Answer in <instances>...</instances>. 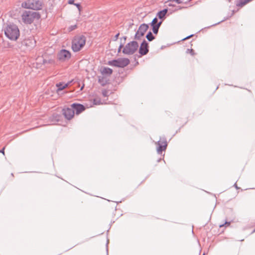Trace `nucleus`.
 Masks as SVG:
<instances>
[{
    "label": "nucleus",
    "mask_w": 255,
    "mask_h": 255,
    "mask_svg": "<svg viewBox=\"0 0 255 255\" xmlns=\"http://www.w3.org/2000/svg\"><path fill=\"white\" fill-rule=\"evenodd\" d=\"M102 95L104 97H106L108 96V92L106 90H103Z\"/></svg>",
    "instance_id": "bb28decb"
},
{
    "label": "nucleus",
    "mask_w": 255,
    "mask_h": 255,
    "mask_svg": "<svg viewBox=\"0 0 255 255\" xmlns=\"http://www.w3.org/2000/svg\"><path fill=\"white\" fill-rule=\"evenodd\" d=\"M231 222H232V221H227L226 220H225V222L224 224L220 225L219 226V227L221 228V227H224V226L225 227H228V226L230 225V224H231Z\"/></svg>",
    "instance_id": "4be33fe9"
},
{
    "label": "nucleus",
    "mask_w": 255,
    "mask_h": 255,
    "mask_svg": "<svg viewBox=\"0 0 255 255\" xmlns=\"http://www.w3.org/2000/svg\"><path fill=\"white\" fill-rule=\"evenodd\" d=\"M158 23V19H157V18L156 17H154L151 22L150 23V25H156V23Z\"/></svg>",
    "instance_id": "5701e85b"
},
{
    "label": "nucleus",
    "mask_w": 255,
    "mask_h": 255,
    "mask_svg": "<svg viewBox=\"0 0 255 255\" xmlns=\"http://www.w3.org/2000/svg\"><path fill=\"white\" fill-rule=\"evenodd\" d=\"M129 60L127 58H120L108 62V64L117 67L124 68L129 63Z\"/></svg>",
    "instance_id": "423d86ee"
},
{
    "label": "nucleus",
    "mask_w": 255,
    "mask_h": 255,
    "mask_svg": "<svg viewBox=\"0 0 255 255\" xmlns=\"http://www.w3.org/2000/svg\"><path fill=\"white\" fill-rule=\"evenodd\" d=\"M156 144L157 145V152L158 154H161L162 151L165 150L167 146V142L165 137L160 138Z\"/></svg>",
    "instance_id": "9d476101"
},
{
    "label": "nucleus",
    "mask_w": 255,
    "mask_h": 255,
    "mask_svg": "<svg viewBox=\"0 0 255 255\" xmlns=\"http://www.w3.org/2000/svg\"><path fill=\"white\" fill-rule=\"evenodd\" d=\"M115 223V221H113L111 223Z\"/></svg>",
    "instance_id": "c03bdc74"
},
{
    "label": "nucleus",
    "mask_w": 255,
    "mask_h": 255,
    "mask_svg": "<svg viewBox=\"0 0 255 255\" xmlns=\"http://www.w3.org/2000/svg\"><path fill=\"white\" fill-rule=\"evenodd\" d=\"M146 38L149 41H151L155 39V36H153L151 31H149L146 35Z\"/></svg>",
    "instance_id": "412c9836"
},
{
    "label": "nucleus",
    "mask_w": 255,
    "mask_h": 255,
    "mask_svg": "<svg viewBox=\"0 0 255 255\" xmlns=\"http://www.w3.org/2000/svg\"><path fill=\"white\" fill-rule=\"evenodd\" d=\"M206 225H207V223H206L204 225H203V227L206 226Z\"/></svg>",
    "instance_id": "79ce46f5"
},
{
    "label": "nucleus",
    "mask_w": 255,
    "mask_h": 255,
    "mask_svg": "<svg viewBox=\"0 0 255 255\" xmlns=\"http://www.w3.org/2000/svg\"><path fill=\"white\" fill-rule=\"evenodd\" d=\"M211 215L210 216V218H209V219L208 220V222L211 220Z\"/></svg>",
    "instance_id": "a19ab883"
},
{
    "label": "nucleus",
    "mask_w": 255,
    "mask_h": 255,
    "mask_svg": "<svg viewBox=\"0 0 255 255\" xmlns=\"http://www.w3.org/2000/svg\"><path fill=\"white\" fill-rule=\"evenodd\" d=\"M229 1H231V0H228Z\"/></svg>",
    "instance_id": "de8ad7c7"
},
{
    "label": "nucleus",
    "mask_w": 255,
    "mask_h": 255,
    "mask_svg": "<svg viewBox=\"0 0 255 255\" xmlns=\"http://www.w3.org/2000/svg\"><path fill=\"white\" fill-rule=\"evenodd\" d=\"M244 240V239L241 240L240 241L242 242Z\"/></svg>",
    "instance_id": "37998d69"
},
{
    "label": "nucleus",
    "mask_w": 255,
    "mask_h": 255,
    "mask_svg": "<svg viewBox=\"0 0 255 255\" xmlns=\"http://www.w3.org/2000/svg\"><path fill=\"white\" fill-rule=\"evenodd\" d=\"M205 255V253H203V255Z\"/></svg>",
    "instance_id": "49530a36"
},
{
    "label": "nucleus",
    "mask_w": 255,
    "mask_h": 255,
    "mask_svg": "<svg viewBox=\"0 0 255 255\" xmlns=\"http://www.w3.org/2000/svg\"><path fill=\"white\" fill-rule=\"evenodd\" d=\"M22 7L33 10L42 9V2L39 0H27L21 4Z\"/></svg>",
    "instance_id": "20e7f679"
},
{
    "label": "nucleus",
    "mask_w": 255,
    "mask_h": 255,
    "mask_svg": "<svg viewBox=\"0 0 255 255\" xmlns=\"http://www.w3.org/2000/svg\"><path fill=\"white\" fill-rule=\"evenodd\" d=\"M74 111H76V114H79L85 110V107L82 104L73 103L71 105Z\"/></svg>",
    "instance_id": "ddd939ff"
},
{
    "label": "nucleus",
    "mask_w": 255,
    "mask_h": 255,
    "mask_svg": "<svg viewBox=\"0 0 255 255\" xmlns=\"http://www.w3.org/2000/svg\"><path fill=\"white\" fill-rule=\"evenodd\" d=\"M122 212L121 208H115V211L113 212V217L116 218V220H117L123 215Z\"/></svg>",
    "instance_id": "2eb2a0df"
},
{
    "label": "nucleus",
    "mask_w": 255,
    "mask_h": 255,
    "mask_svg": "<svg viewBox=\"0 0 255 255\" xmlns=\"http://www.w3.org/2000/svg\"><path fill=\"white\" fill-rule=\"evenodd\" d=\"M86 38L84 35L77 36L72 40V49L75 52H78L85 45Z\"/></svg>",
    "instance_id": "7ed1b4c3"
},
{
    "label": "nucleus",
    "mask_w": 255,
    "mask_h": 255,
    "mask_svg": "<svg viewBox=\"0 0 255 255\" xmlns=\"http://www.w3.org/2000/svg\"><path fill=\"white\" fill-rule=\"evenodd\" d=\"M119 35H120V33H118L117 34H116L114 36V37L113 38V40L114 41H117L118 39V37L119 36Z\"/></svg>",
    "instance_id": "2f4dec72"
},
{
    "label": "nucleus",
    "mask_w": 255,
    "mask_h": 255,
    "mask_svg": "<svg viewBox=\"0 0 255 255\" xmlns=\"http://www.w3.org/2000/svg\"><path fill=\"white\" fill-rule=\"evenodd\" d=\"M234 186L236 188H237V189H238V188H238V187L237 186V184H236V183H235V184H234Z\"/></svg>",
    "instance_id": "4c0bfd02"
},
{
    "label": "nucleus",
    "mask_w": 255,
    "mask_h": 255,
    "mask_svg": "<svg viewBox=\"0 0 255 255\" xmlns=\"http://www.w3.org/2000/svg\"><path fill=\"white\" fill-rule=\"evenodd\" d=\"M71 56V53L66 49L61 50L57 55L58 59L62 62H65L68 60Z\"/></svg>",
    "instance_id": "1a4fd4ad"
},
{
    "label": "nucleus",
    "mask_w": 255,
    "mask_h": 255,
    "mask_svg": "<svg viewBox=\"0 0 255 255\" xmlns=\"http://www.w3.org/2000/svg\"><path fill=\"white\" fill-rule=\"evenodd\" d=\"M76 27V25L71 26V30L74 29Z\"/></svg>",
    "instance_id": "e433bc0d"
},
{
    "label": "nucleus",
    "mask_w": 255,
    "mask_h": 255,
    "mask_svg": "<svg viewBox=\"0 0 255 255\" xmlns=\"http://www.w3.org/2000/svg\"><path fill=\"white\" fill-rule=\"evenodd\" d=\"M162 23V21H159L158 23H156V25H151L152 26V31L154 34H156L158 32L159 28Z\"/></svg>",
    "instance_id": "a211bd4d"
},
{
    "label": "nucleus",
    "mask_w": 255,
    "mask_h": 255,
    "mask_svg": "<svg viewBox=\"0 0 255 255\" xmlns=\"http://www.w3.org/2000/svg\"><path fill=\"white\" fill-rule=\"evenodd\" d=\"M138 44L136 41H132L127 43L122 50V52L126 55H132L137 50Z\"/></svg>",
    "instance_id": "39448f33"
},
{
    "label": "nucleus",
    "mask_w": 255,
    "mask_h": 255,
    "mask_svg": "<svg viewBox=\"0 0 255 255\" xmlns=\"http://www.w3.org/2000/svg\"><path fill=\"white\" fill-rule=\"evenodd\" d=\"M127 38V37L126 36L121 37V38H120L121 42H125V43Z\"/></svg>",
    "instance_id": "cd10ccee"
},
{
    "label": "nucleus",
    "mask_w": 255,
    "mask_h": 255,
    "mask_svg": "<svg viewBox=\"0 0 255 255\" xmlns=\"http://www.w3.org/2000/svg\"><path fill=\"white\" fill-rule=\"evenodd\" d=\"M149 51L148 43L145 39L140 44L139 48V53L141 55L143 56L148 53Z\"/></svg>",
    "instance_id": "9b49d317"
},
{
    "label": "nucleus",
    "mask_w": 255,
    "mask_h": 255,
    "mask_svg": "<svg viewBox=\"0 0 255 255\" xmlns=\"http://www.w3.org/2000/svg\"><path fill=\"white\" fill-rule=\"evenodd\" d=\"M125 45V42H120V44L118 49V53H119L121 52L122 48L124 47Z\"/></svg>",
    "instance_id": "b1692460"
},
{
    "label": "nucleus",
    "mask_w": 255,
    "mask_h": 255,
    "mask_svg": "<svg viewBox=\"0 0 255 255\" xmlns=\"http://www.w3.org/2000/svg\"><path fill=\"white\" fill-rule=\"evenodd\" d=\"M69 85V83H59L56 84V86L57 87V91H61L63 90L64 89L66 88L67 87H68Z\"/></svg>",
    "instance_id": "6ab92c4d"
},
{
    "label": "nucleus",
    "mask_w": 255,
    "mask_h": 255,
    "mask_svg": "<svg viewBox=\"0 0 255 255\" xmlns=\"http://www.w3.org/2000/svg\"><path fill=\"white\" fill-rule=\"evenodd\" d=\"M148 28L149 26L147 24H141L135 34L134 38L136 40H139L140 37L144 35Z\"/></svg>",
    "instance_id": "6e6552de"
},
{
    "label": "nucleus",
    "mask_w": 255,
    "mask_h": 255,
    "mask_svg": "<svg viewBox=\"0 0 255 255\" xmlns=\"http://www.w3.org/2000/svg\"><path fill=\"white\" fill-rule=\"evenodd\" d=\"M4 148L5 147H3L2 149H1L0 150V153H2L3 154H4Z\"/></svg>",
    "instance_id": "c9c22d12"
},
{
    "label": "nucleus",
    "mask_w": 255,
    "mask_h": 255,
    "mask_svg": "<svg viewBox=\"0 0 255 255\" xmlns=\"http://www.w3.org/2000/svg\"><path fill=\"white\" fill-rule=\"evenodd\" d=\"M173 1H176V2L178 4H180V3H183L182 1H181L180 0H168V2Z\"/></svg>",
    "instance_id": "7c9ffc66"
},
{
    "label": "nucleus",
    "mask_w": 255,
    "mask_h": 255,
    "mask_svg": "<svg viewBox=\"0 0 255 255\" xmlns=\"http://www.w3.org/2000/svg\"><path fill=\"white\" fill-rule=\"evenodd\" d=\"M93 103L94 105H100L101 104V101L100 100L95 99L93 100Z\"/></svg>",
    "instance_id": "a878e982"
},
{
    "label": "nucleus",
    "mask_w": 255,
    "mask_h": 255,
    "mask_svg": "<svg viewBox=\"0 0 255 255\" xmlns=\"http://www.w3.org/2000/svg\"><path fill=\"white\" fill-rule=\"evenodd\" d=\"M193 227H194V226H193V225H192V233L193 234H194Z\"/></svg>",
    "instance_id": "58836bf2"
},
{
    "label": "nucleus",
    "mask_w": 255,
    "mask_h": 255,
    "mask_svg": "<svg viewBox=\"0 0 255 255\" xmlns=\"http://www.w3.org/2000/svg\"><path fill=\"white\" fill-rule=\"evenodd\" d=\"M68 3L70 4H74V0H69Z\"/></svg>",
    "instance_id": "72a5a7b5"
},
{
    "label": "nucleus",
    "mask_w": 255,
    "mask_h": 255,
    "mask_svg": "<svg viewBox=\"0 0 255 255\" xmlns=\"http://www.w3.org/2000/svg\"><path fill=\"white\" fill-rule=\"evenodd\" d=\"M168 10L167 8H164L162 10L159 11L157 13V16L159 19H162L164 18L166 14L167 13Z\"/></svg>",
    "instance_id": "f3484780"
},
{
    "label": "nucleus",
    "mask_w": 255,
    "mask_h": 255,
    "mask_svg": "<svg viewBox=\"0 0 255 255\" xmlns=\"http://www.w3.org/2000/svg\"><path fill=\"white\" fill-rule=\"evenodd\" d=\"M74 5L77 7V8L78 9L79 11H80L81 10V6L80 3H75Z\"/></svg>",
    "instance_id": "c756f323"
},
{
    "label": "nucleus",
    "mask_w": 255,
    "mask_h": 255,
    "mask_svg": "<svg viewBox=\"0 0 255 255\" xmlns=\"http://www.w3.org/2000/svg\"><path fill=\"white\" fill-rule=\"evenodd\" d=\"M251 0H237L236 5L239 7H242Z\"/></svg>",
    "instance_id": "aec40b11"
},
{
    "label": "nucleus",
    "mask_w": 255,
    "mask_h": 255,
    "mask_svg": "<svg viewBox=\"0 0 255 255\" xmlns=\"http://www.w3.org/2000/svg\"><path fill=\"white\" fill-rule=\"evenodd\" d=\"M22 19L24 23L31 24L35 18H39L40 14L37 12L31 11H24L21 15Z\"/></svg>",
    "instance_id": "f03ea898"
},
{
    "label": "nucleus",
    "mask_w": 255,
    "mask_h": 255,
    "mask_svg": "<svg viewBox=\"0 0 255 255\" xmlns=\"http://www.w3.org/2000/svg\"><path fill=\"white\" fill-rule=\"evenodd\" d=\"M193 36V34H191L189 36H187L186 37L184 38V39H183V40H185L186 39H189V38H190L191 37H192Z\"/></svg>",
    "instance_id": "f704fd0d"
},
{
    "label": "nucleus",
    "mask_w": 255,
    "mask_h": 255,
    "mask_svg": "<svg viewBox=\"0 0 255 255\" xmlns=\"http://www.w3.org/2000/svg\"><path fill=\"white\" fill-rule=\"evenodd\" d=\"M109 230H110V228L108 229V230H107V232H109Z\"/></svg>",
    "instance_id": "a18cd8bd"
},
{
    "label": "nucleus",
    "mask_w": 255,
    "mask_h": 255,
    "mask_svg": "<svg viewBox=\"0 0 255 255\" xmlns=\"http://www.w3.org/2000/svg\"><path fill=\"white\" fill-rule=\"evenodd\" d=\"M36 41L33 36L25 38L22 41V45L25 46L28 50L32 49L36 46Z\"/></svg>",
    "instance_id": "0eeeda50"
},
{
    "label": "nucleus",
    "mask_w": 255,
    "mask_h": 255,
    "mask_svg": "<svg viewBox=\"0 0 255 255\" xmlns=\"http://www.w3.org/2000/svg\"><path fill=\"white\" fill-rule=\"evenodd\" d=\"M4 34L6 37L11 40H16L19 36L20 32L17 26L14 24H10L4 29Z\"/></svg>",
    "instance_id": "f257e3e1"
},
{
    "label": "nucleus",
    "mask_w": 255,
    "mask_h": 255,
    "mask_svg": "<svg viewBox=\"0 0 255 255\" xmlns=\"http://www.w3.org/2000/svg\"><path fill=\"white\" fill-rule=\"evenodd\" d=\"M63 114L67 120L71 119L74 115V111L72 107L64 108L63 109Z\"/></svg>",
    "instance_id": "f8f14e48"
},
{
    "label": "nucleus",
    "mask_w": 255,
    "mask_h": 255,
    "mask_svg": "<svg viewBox=\"0 0 255 255\" xmlns=\"http://www.w3.org/2000/svg\"><path fill=\"white\" fill-rule=\"evenodd\" d=\"M186 52L190 53L192 55H194V51L192 49H187Z\"/></svg>",
    "instance_id": "c85d7f7f"
},
{
    "label": "nucleus",
    "mask_w": 255,
    "mask_h": 255,
    "mask_svg": "<svg viewBox=\"0 0 255 255\" xmlns=\"http://www.w3.org/2000/svg\"><path fill=\"white\" fill-rule=\"evenodd\" d=\"M98 82H99V83L101 84L103 86L105 84V83L104 82V77H103L101 78L100 77H99Z\"/></svg>",
    "instance_id": "393cba45"
},
{
    "label": "nucleus",
    "mask_w": 255,
    "mask_h": 255,
    "mask_svg": "<svg viewBox=\"0 0 255 255\" xmlns=\"http://www.w3.org/2000/svg\"><path fill=\"white\" fill-rule=\"evenodd\" d=\"M255 233V228L254 229V230L252 232L251 234H253Z\"/></svg>",
    "instance_id": "ea45409f"
},
{
    "label": "nucleus",
    "mask_w": 255,
    "mask_h": 255,
    "mask_svg": "<svg viewBox=\"0 0 255 255\" xmlns=\"http://www.w3.org/2000/svg\"><path fill=\"white\" fill-rule=\"evenodd\" d=\"M109 242V240L107 239V243H106V251H107V255H108V244Z\"/></svg>",
    "instance_id": "473e14b6"
},
{
    "label": "nucleus",
    "mask_w": 255,
    "mask_h": 255,
    "mask_svg": "<svg viewBox=\"0 0 255 255\" xmlns=\"http://www.w3.org/2000/svg\"><path fill=\"white\" fill-rule=\"evenodd\" d=\"M61 116L58 114H53L49 118L50 122L53 124L59 122L60 120Z\"/></svg>",
    "instance_id": "4468645a"
},
{
    "label": "nucleus",
    "mask_w": 255,
    "mask_h": 255,
    "mask_svg": "<svg viewBox=\"0 0 255 255\" xmlns=\"http://www.w3.org/2000/svg\"><path fill=\"white\" fill-rule=\"evenodd\" d=\"M101 72L103 75L110 76L113 73V70L109 67H104Z\"/></svg>",
    "instance_id": "dca6fc26"
}]
</instances>
